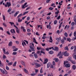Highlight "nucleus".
I'll use <instances>...</instances> for the list:
<instances>
[{
  "label": "nucleus",
  "mask_w": 76,
  "mask_h": 76,
  "mask_svg": "<svg viewBox=\"0 0 76 76\" xmlns=\"http://www.w3.org/2000/svg\"><path fill=\"white\" fill-rule=\"evenodd\" d=\"M21 16H22V14H20L17 17V18H18V22H22V19L20 20V19L19 18L20 17H21Z\"/></svg>",
  "instance_id": "1"
},
{
  "label": "nucleus",
  "mask_w": 76,
  "mask_h": 76,
  "mask_svg": "<svg viewBox=\"0 0 76 76\" xmlns=\"http://www.w3.org/2000/svg\"><path fill=\"white\" fill-rule=\"evenodd\" d=\"M64 52H63L61 53V52L60 51V52L57 55V56H63L64 55Z\"/></svg>",
  "instance_id": "2"
},
{
  "label": "nucleus",
  "mask_w": 76,
  "mask_h": 76,
  "mask_svg": "<svg viewBox=\"0 0 76 76\" xmlns=\"http://www.w3.org/2000/svg\"><path fill=\"white\" fill-rule=\"evenodd\" d=\"M34 47L32 46V45H31L30 46V49L32 50V51H35V49H34V48H33Z\"/></svg>",
  "instance_id": "3"
},
{
  "label": "nucleus",
  "mask_w": 76,
  "mask_h": 76,
  "mask_svg": "<svg viewBox=\"0 0 76 76\" xmlns=\"http://www.w3.org/2000/svg\"><path fill=\"white\" fill-rule=\"evenodd\" d=\"M34 64L35 65H36V66H37V67H41V65H40V64H38L37 63H35Z\"/></svg>",
  "instance_id": "4"
},
{
  "label": "nucleus",
  "mask_w": 76,
  "mask_h": 76,
  "mask_svg": "<svg viewBox=\"0 0 76 76\" xmlns=\"http://www.w3.org/2000/svg\"><path fill=\"white\" fill-rule=\"evenodd\" d=\"M19 13V11H17L15 13V14L14 16V17H16V16H17V15H18V14Z\"/></svg>",
  "instance_id": "5"
},
{
  "label": "nucleus",
  "mask_w": 76,
  "mask_h": 76,
  "mask_svg": "<svg viewBox=\"0 0 76 76\" xmlns=\"http://www.w3.org/2000/svg\"><path fill=\"white\" fill-rule=\"evenodd\" d=\"M6 4L8 6V7H9L11 6V3H10V2H7Z\"/></svg>",
  "instance_id": "6"
},
{
  "label": "nucleus",
  "mask_w": 76,
  "mask_h": 76,
  "mask_svg": "<svg viewBox=\"0 0 76 76\" xmlns=\"http://www.w3.org/2000/svg\"><path fill=\"white\" fill-rule=\"evenodd\" d=\"M48 59L47 58H46V59H45V61L43 63V64H46V63H47L48 62Z\"/></svg>",
  "instance_id": "7"
},
{
  "label": "nucleus",
  "mask_w": 76,
  "mask_h": 76,
  "mask_svg": "<svg viewBox=\"0 0 76 76\" xmlns=\"http://www.w3.org/2000/svg\"><path fill=\"white\" fill-rule=\"evenodd\" d=\"M0 71H1V73H2V74H3L4 75V74H5V72H4V71L3 69L0 68Z\"/></svg>",
  "instance_id": "8"
},
{
  "label": "nucleus",
  "mask_w": 76,
  "mask_h": 76,
  "mask_svg": "<svg viewBox=\"0 0 76 76\" xmlns=\"http://www.w3.org/2000/svg\"><path fill=\"white\" fill-rule=\"evenodd\" d=\"M10 32L12 34H13V32H14L15 34H16V32H15V31L14 29H11L10 30Z\"/></svg>",
  "instance_id": "9"
},
{
  "label": "nucleus",
  "mask_w": 76,
  "mask_h": 76,
  "mask_svg": "<svg viewBox=\"0 0 76 76\" xmlns=\"http://www.w3.org/2000/svg\"><path fill=\"white\" fill-rule=\"evenodd\" d=\"M65 66L66 67H70V65L69 64H66Z\"/></svg>",
  "instance_id": "10"
},
{
  "label": "nucleus",
  "mask_w": 76,
  "mask_h": 76,
  "mask_svg": "<svg viewBox=\"0 0 76 76\" xmlns=\"http://www.w3.org/2000/svg\"><path fill=\"white\" fill-rule=\"evenodd\" d=\"M69 56V53L66 52H64V56Z\"/></svg>",
  "instance_id": "11"
},
{
  "label": "nucleus",
  "mask_w": 76,
  "mask_h": 76,
  "mask_svg": "<svg viewBox=\"0 0 76 76\" xmlns=\"http://www.w3.org/2000/svg\"><path fill=\"white\" fill-rule=\"evenodd\" d=\"M34 56L35 58H38V55H37V53H34Z\"/></svg>",
  "instance_id": "12"
},
{
  "label": "nucleus",
  "mask_w": 76,
  "mask_h": 76,
  "mask_svg": "<svg viewBox=\"0 0 76 76\" xmlns=\"http://www.w3.org/2000/svg\"><path fill=\"white\" fill-rule=\"evenodd\" d=\"M33 42H34V43H35V44H38V42H37V41H36V39H35V38H33Z\"/></svg>",
  "instance_id": "13"
},
{
  "label": "nucleus",
  "mask_w": 76,
  "mask_h": 76,
  "mask_svg": "<svg viewBox=\"0 0 76 76\" xmlns=\"http://www.w3.org/2000/svg\"><path fill=\"white\" fill-rule=\"evenodd\" d=\"M23 70H24L25 72L26 73H27V74H28V70H26V69L24 68Z\"/></svg>",
  "instance_id": "14"
},
{
  "label": "nucleus",
  "mask_w": 76,
  "mask_h": 76,
  "mask_svg": "<svg viewBox=\"0 0 76 76\" xmlns=\"http://www.w3.org/2000/svg\"><path fill=\"white\" fill-rule=\"evenodd\" d=\"M47 28H49V29H51V25H47Z\"/></svg>",
  "instance_id": "15"
},
{
  "label": "nucleus",
  "mask_w": 76,
  "mask_h": 76,
  "mask_svg": "<svg viewBox=\"0 0 76 76\" xmlns=\"http://www.w3.org/2000/svg\"><path fill=\"white\" fill-rule=\"evenodd\" d=\"M19 31H20V30L19 28H17L16 29V32L18 34H19Z\"/></svg>",
  "instance_id": "16"
},
{
  "label": "nucleus",
  "mask_w": 76,
  "mask_h": 76,
  "mask_svg": "<svg viewBox=\"0 0 76 76\" xmlns=\"http://www.w3.org/2000/svg\"><path fill=\"white\" fill-rule=\"evenodd\" d=\"M50 65H51V64L50 62H49L47 64V68H49L50 66Z\"/></svg>",
  "instance_id": "17"
},
{
  "label": "nucleus",
  "mask_w": 76,
  "mask_h": 76,
  "mask_svg": "<svg viewBox=\"0 0 76 76\" xmlns=\"http://www.w3.org/2000/svg\"><path fill=\"white\" fill-rule=\"evenodd\" d=\"M55 48V51H57L58 50V48L57 47H56L54 48Z\"/></svg>",
  "instance_id": "18"
},
{
  "label": "nucleus",
  "mask_w": 76,
  "mask_h": 76,
  "mask_svg": "<svg viewBox=\"0 0 76 76\" xmlns=\"http://www.w3.org/2000/svg\"><path fill=\"white\" fill-rule=\"evenodd\" d=\"M72 68L73 69V70H75L76 69V66L75 65H73L72 66Z\"/></svg>",
  "instance_id": "19"
},
{
  "label": "nucleus",
  "mask_w": 76,
  "mask_h": 76,
  "mask_svg": "<svg viewBox=\"0 0 76 76\" xmlns=\"http://www.w3.org/2000/svg\"><path fill=\"white\" fill-rule=\"evenodd\" d=\"M3 64L1 63V61H0V66H1V67H3Z\"/></svg>",
  "instance_id": "20"
},
{
  "label": "nucleus",
  "mask_w": 76,
  "mask_h": 76,
  "mask_svg": "<svg viewBox=\"0 0 76 76\" xmlns=\"http://www.w3.org/2000/svg\"><path fill=\"white\" fill-rule=\"evenodd\" d=\"M13 64L12 62H10L7 64L8 66H10L11 65H12V64Z\"/></svg>",
  "instance_id": "21"
},
{
  "label": "nucleus",
  "mask_w": 76,
  "mask_h": 76,
  "mask_svg": "<svg viewBox=\"0 0 76 76\" xmlns=\"http://www.w3.org/2000/svg\"><path fill=\"white\" fill-rule=\"evenodd\" d=\"M64 35L66 37H68V34L66 32L65 33Z\"/></svg>",
  "instance_id": "22"
},
{
  "label": "nucleus",
  "mask_w": 76,
  "mask_h": 76,
  "mask_svg": "<svg viewBox=\"0 0 76 76\" xmlns=\"http://www.w3.org/2000/svg\"><path fill=\"white\" fill-rule=\"evenodd\" d=\"M3 51H4V54H5L6 53V49L3 48Z\"/></svg>",
  "instance_id": "23"
},
{
  "label": "nucleus",
  "mask_w": 76,
  "mask_h": 76,
  "mask_svg": "<svg viewBox=\"0 0 76 76\" xmlns=\"http://www.w3.org/2000/svg\"><path fill=\"white\" fill-rule=\"evenodd\" d=\"M49 53L50 54H53L54 53V52L53 51H50L49 52Z\"/></svg>",
  "instance_id": "24"
},
{
  "label": "nucleus",
  "mask_w": 76,
  "mask_h": 76,
  "mask_svg": "<svg viewBox=\"0 0 76 76\" xmlns=\"http://www.w3.org/2000/svg\"><path fill=\"white\" fill-rule=\"evenodd\" d=\"M24 45H26V43H25V42H23L22 43V45H23V46H24Z\"/></svg>",
  "instance_id": "25"
},
{
  "label": "nucleus",
  "mask_w": 76,
  "mask_h": 76,
  "mask_svg": "<svg viewBox=\"0 0 76 76\" xmlns=\"http://www.w3.org/2000/svg\"><path fill=\"white\" fill-rule=\"evenodd\" d=\"M56 40H57L58 42H59L60 41V40H61V38H56Z\"/></svg>",
  "instance_id": "26"
},
{
  "label": "nucleus",
  "mask_w": 76,
  "mask_h": 76,
  "mask_svg": "<svg viewBox=\"0 0 76 76\" xmlns=\"http://www.w3.org/2000/svg\"><path fill=\"white\" fill-rule=\"evenodd\" d=\"M64 49L65 50H69V48H68V47L67 46L65 47Z\"/></svg>",
  "instance_id": "27"
},
{
  "label": "nucleus",
  "mask_w": 76,
  "mask_h": 76,
  "mask_svg": "<svg viewBox=\"0 0 76 76\" xmlns=\"http://www.w3.org/2000/svg\"><path fill=\"white\" fill-rule=\"evenodd\" d=\"M12 45V42H10L9 43V46H11Z\"/></svg>",
  "instance_id": "28"
},
{
  "label": "nucleus",
  "mask_w": 76,
  "mask_h": 76,
  "mask_svg": "<svg viewBox=\"0 0 76 76\" xmlns=\"http://www.w3.org/2000/svg\"><path fill=\"white\" fill-rule=\"evenodd\" d=\"M66 41H69V42H70L71 41V40L69 38H67L66 39Z\"/></svg>",
  "instance_id": "29"
},
{
  "label": "nucleus",
  "mask_w": 76,
  "mask_h": 76,
  "mask_svg": "<svg viewBox=\"0 0 76 76\" xmlns=\"http://www.w3.org/2000/svg\"><path fill=\"white\" fill-rule=\"evenodd\" d=\"M12 10V8H10L7 11L8 12H11Z\"/></svg>",
  "instance_id": "30"
},
{
  "label": "nucleus",
  "mask_w": 76,
  "mask_h": 76,
  "mask_svg": "<svg viewBox=\"0 0 76 76\" xmlns=\"http://www.w3.org/2000/svg\"><path fill=\"white\" fill-rule=\"evenodd\" d=\"M17 63L16 62H14L13 64V66H14V67H15V66H16Z\"/></svg>",
  "instance_id": "31"
},
{
  "label": "nucleus",
  "mask_w": 76,
  "mask_h": 76,
  "mask_svg": "<svg viewBox=\"0 0 76 76\" xmlns=\"http://www.w3.org/2000/svg\"><path fill=\"white\" fill-rule=\"evenodd\" d=\"M28 12H29V11H26L24 12L23 14V15H26V14H27V13H28Z\"/></svg>",
  "instance_id": "32"
},
{
  "label": "nucleus",
  "mask_w": 76,
  "mask_h": 76,
  "mask_svg": "<svg viewBox=\"0 0 76 76\" xmlns=\"http://www.w3.org/2000/svg\"><path fill=\"white\" fill-rule=\"evenodd\" d=\"M54 60H55V62H58V58H55Z\"/></svg>",
  "instance_id": "33"
},
{
  "label": "nucleus",
  "mask_w": 76,
  "mask_h": 76,
  "mask_svg": "<svg viewBox=\"0 0 76 76\" xmlns=\"http://www.w3.org/2000/svg\"><path fill=\"white\" fill-rule=\"evenodd\" d=\"M21 63L23 65V66H25V63H24V62H23V61H21Z\"/></svg>",
  "instance_id": "34"
},
{
  "label": "nucleus",
  "mask_w": 76,
  "mask_h": 76,
  "mask_svg": "<svg viewBox=\"0 0 76 76\" xmlns=\"http://www.w3.org/2000/svg\"><path fill=\"white\" fill-rule=\"evenodd\" d=\"M59 13V11H58L57 12H55V15H58Z\"/></svg>",
  "instance_id": "35"
},
{
  "label": "nucleus",
  "mask_w": 76,
  "mask_h": 76,
  "mask_svg": "<svg viewBox=\"0 0 76 76\" xmlns=\"http://www.w3.org/2000/svg\"><path fill=\"white\" fill-rule=\"evenodd\" d=\"M61 43L62 44H64V40L63 39H62L61 41Z\"/></svg>",
  "instance_id": "36"
},
{
  "label": "nucleus",
  "mask_w": 76,
  "mask_h": 76,
  "mask_svg": "<svg viewBox=\"0 0 76 76\" xmlns=\"http://www.w3.org/2000/svg\"><path fill=\"white\" fill-rule=\"evenodd\" d=\"M71 63H72L73 64H76V62L75 61H71Z\"/></svg>",
  "instance_id": "37"
},
{
  "label": "nucleus",
  "mask_w": 76,
  "mask_h": 76,
  "mask_svg": "<svg viewBox=\"0 0 76 76\" xmlns=\"http://www.w3.org/2000/svg\"><path fill=\"white\" fill-rule=\"evenodd\" d=\"M24 2H25V0H22L20 1L21 3H24Z\"/></svg>",
  "instance_id": "38"
},
{
  "label": "nucleus",
  "mask_w": 76,
  "mask_h": 76,
  "mask_svg": "<svg viewBox=\"0 0 76 76\" xmlns=\"http://www.w3.org/2000/svg\"><path fill=\"white\" fill-rule=\"evenodd\" d=\"M9 23H10L11 25V26H12V25H14V23L13 22H9Z\"/></svg>",
  "instance_id": "39"
},
{
  "label": "nucleus",
  "mask_w": 76,
  "mask_h": 76,
  "mask_svg": "<svg viewBox=\"0 0 76 76\" xmlns=\"http://www.w3.org/2000/svg\"><path fill=\"white\" fill-rule=\"evenodd\" d=\"M40 53H43V54H45V52H43V51L42 50L40 51Z\"/></svg>",
  "instance_id": "40"
},
{
  "label": "nucleus",
  "mask_w": 76,
  "mask_h": 76,
  "mask_svg": "<svg viewBox=\"0 0 76 76\" xmlns=\"http://www.w3.org/2000/svg\"><path fill=\"white\" fill-rule=\"evenodd\" d=\"M60 18H61V16L60 15L57 18V19L58 20H59L60 19Z\"/></svg>",
  "instance_id": "41"
},
{
  "label": "nucleus",
  "mask_w": 76,
  "mask_h": 76,
  "mask_svg": "<svg viewBox=\"0 0 76 76\" xmlns=\"http://www.w3.org/2000/svg\"><path fill=\"white\" fill-rule=\"evenodd\" d=\"M75 22H73L71 23V25L72 26H74V25H75Z\"/></svg>",
  "instance_id": "42"
},
{
  "label": "nucleus",
  "mask_w": 76,
  "mask_h": 76,
  "mask_svg": "<svg viewBox=\"0 0 76 76\" xmlns=\"http://www.w3.org/2000/svg\"><path fill=\"white\" fill-rule=\"evenodd\" d=\"M57 20H55L54 21V25H56V24H57Z\"/></svg>",
  "instance_id": "43"
},
{
  "label": "nucleus",
  "mask_w": 76,
  "mask_h": 76,
  "mask_svg": "<svg viewBox=\"0 0 76 76\" xmlns=\"http://www.w3.org/2000/svg\"><path fill=\"white\" fill-rule=\"evenodd\" d=\"M12 54L13 55H16V54H17V53L16 52H14Z\"/></svg>",
  "instance_id": "44"
},
{
  "label": "nucleus",
  "mask_w": 76,
  "mask_h": 76,
  "mask_svg": "<svg viewBox=\"0 0 76 76\" xmlns=\"http://www.w3.org/2000/svg\"><path fill=\"white\" fill-rule=\"evenodd\" d=\"M3 25L4 26H5V27H7V25L6 24H5V23H3Z\"/></svg>",
  "instance_id": "45"
},
{
  "label": "nucleus",
  "mask_w": 76,
  "mask_h": 76,
  "mask_svg": "<svg viewBox=\"0 0 76 76\" xmlns=\"http://www.w3.org/2000/svg\"><path fill=\"white\" fill-rule=\"evenodd\" d=\"M6 70H9V68L7 66H6Z\"/></svg>",
  "instance_id": "46"
},
{
  "label": "nucleus",
  "mask_w": 76,
  "mask_h": 76,
  "mask_svg": "<svg viewBox=\"0 0 76 76\" xmlns=\"http://www.w3.org/2000/svg\"><path fill=\"white\" fill-rule=\"evenodd\" d=\"M31 76H35V75H36V74L35 73H33V74H31Z\"/></svg>",
  "instance_id": "47"
},
{
  "label": "nucleus",
  "mask_w": 76,
  "mask_h": 76,
  "mask_svg": "<svg viewBox=\"0 0 76 76\" xmlns=\"http://www.w3.org/2000/svg\"><path fill=\"white\" fill-rule=\"evenodd\" d=\"M68 60L69 61H71H71H72V58H68Z\"/></svg>",
  "instance_id": "48"
},
{
  "label": "nucleus",
  "mask_w": 76,
  "mask_h": 76,
  "mask_svg": "<svg viewBox=\"0 0 76 76\" xmlns=\"http://www.w3.org/2000/svg\"><path fill=\"white\" fill-rule=\"evenodd\" d=\"M43 76V74H39L38 76Z\"/></svg>",
  "instance_id": "49"
},
{
  "label": "nucleus",
  "mask_w": 76,
  "mask_h": 76,
  "mask_svg": "<svg viewBox=\"0 0 76 76\" xmlns=\"http://www.w3.org/2000/svg\"><path fill=\"white\" fill-rule=\"evenodd\" d=\"M53 8H52L51 7H50L49 8V9L50 10H53Z\"/></svg>",
  "instance_id": "50"
},
{
  "label": "nucleus",
  "mask_w": 76,
  "mask_h": 76,
  "mask_svg": "<svg viewBox=\"0 0 76 76\" xmlns=\"http://www.w3.org/2000/svg\"><path fill=\"white\" fill-rule=\"evenodd\" d=\"M39 53H40V51H37L36 54H39Z\"/></svg>",
  "instance_id": "51"
},
{
  "label": "nucleus",
  "mask_w": 76,
  "mask_h": 76,
  "mask_svg": "<svg viewBox=\"0 0 76 76\" xmlns=\"http://www.w3.org/2000/svg\"><path fill=\"white\" fill-rule=\"evenodd\" d=\"M46 38V37L45 36H43L42 37V39H45Z\"/></svg>",
  "instance_id": "52"
},
{
  "label": "nucleus",
  "mask_w": 76,
  "mask_h": 76,
  "mask_svg": "<svg viewBox=\"0 0 76 76\" xmlns=\"http://www.w3.org/2000/svg\"><path fill=\"white\" fill-rule=\"evenodd\" d=\"M18 48H16V49H15L14 50H13V51H16L17 50H18Z\"/></svg>",
  "instance_id": "53"
},
{
  "label": "nucleus",
  "mask_w": 76,
  "mask_h": 76,
  "mask_svg": "<svg viewBox=\"0 0 76 76\" xmlns=\"http://www.w3.org/2000/svg\"><path fill=\"white\" fill-rule=\"evenodd\" d=\"M30 19V17H28L27 18V20H29Z\"/></svg>",
  "instance_id": "54"
},
{
  "label": "nucleus",
  "mask_w": 76,
  "mask_h": 76,
  "mask_svg": "<svg viewBox=\"0 0 76 76\" xmlns=\"http://www.w3.org/2000/svg\"><path fill=\"white\" fill-rule=\"evenodd\" d=\"M36 35L39 36V34H38V32H37L36 33Z\"/></svg>",
  "instance_id": "55"
},
{
  "label": "nucleus",
  "mask_w": 76,
  "mask_h": 76,
  "mask_svg": "<svg viewBox=\"0 0 76 76\" xmlns=\"http://www.w3.org/2000/svg\"><path fill=\"white\" fill-rule=\"evenodd\" d=\"M31 9V7H27L26 9V10H28V9Z\"/></svg>",
  "instance_id": "56"
},
{
  "label": "nucleus",
  "mask_w": 76,
  "mask_h": 76,
  "mask_svg": "<svg viewBox=\"0 0 76 76\" xmlns=\"http://www.w3.org/2000/svg\"><path fill=\"white\" fill-rule=\"evenodd\" d=\"M31 33H27V35H28V36H30V35H31Z\"/></svg>",
  "instance_id": "57"
},
{
  "label": "nucleus",
  "mask_w": 76,
  "mask_h": 76,
  "mask_svg": "<svg viewBox=\"0 0 76 76\" xmlns=\"http://www.w3.org/2000/svg\"><path fill=\"white\" fill-rule=\"evenodd\" d=\"M3 58H6V56H5V55H4L3 56Z\"/></svg>",
  "instance_id": "58"
},
{
  "label": "nucleus",
  "mask_w": 76,
  "mask_h": 76,
  "mask_svg": "<svg viewBox=\"0 0 76 76\" xmlns=\"http://www.w3.org/2000/svg\"><path fill=\"white\" fill-rule=\"evenodd\" d=\"M50 0H47L46 1V2L47 3H49V2H50Z\"/></svg>",
  "instance_id": "59"
},
{
  "label": "nucleus",
  "mask_w": 76,
  "mask_h": 76,
  "mask_svg": "<svg viewBox=\"0 0 76 76\" xmlns=\"http://www.w3.org/2000/svg\"><path fill=\"white\" fill-rule=\"evenodd\" d=\"M20 28H21V29H23H23H25V28H24V27H23V26H21V27Z\"/></svg>",
  "instance_id": "60"
},
{
  "label": "nucleus",
  "mask_w": 76,
  "mask_h": 76,
  "mask_svg": "<svg viewBox=\"0 0 76 76\" xmlns=\"http://www.w3.org/2000/svg\"><path fill=\"white\" fill-rule=\"evenodd\" d=\"M76 31H75L74 33V35L75 37V36H76Z\"/></svg>",
  "instance_id": "61"
},
{
  "label": "nucleus",
  "mask_w": 76,
  "mask_h": 76,
  "mask_svg": "<svg viewBox=\"0 0 76 76\" xmlns=\"http://www.w3.org/2000/svg\"><path fill=\"white\" fill-rule=\"evenodd\" d=\"M57 33V34H60L61 33H60V31H59V30H58L57 32H56Z\"/></svg>",
  "instance_id": "62"
},
{
  "label": "nucleus",
  "mask_w": 76,
  "mask_h": 76,
  "mask_svg": "<svg viewBox=\"0 0 76 76\" xmlns=\"http://www.w3.org/2000/svg\"><path fill=\"white\" fill-rule=\"evenodd\" d=\"M45 50H46V51H49V48H46Z\"/></svg>",
  "instance_id": "63"
},
{
  "label": "nucleus",
  "mask_w": 76,
  "mask_h": 76,
  "mask_svg": "<svg viewBox=\"0 0 76 76\" xmlns=\"http://www.w3.org/2000/svg\"><path fill=\"white\" fill-rule=\"evenodd\" d=\"M48 76H53V75H51V74H48Z\"/></svg>",
  "instance_id": "64"
}]
</instances>
